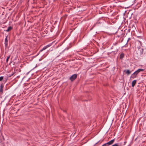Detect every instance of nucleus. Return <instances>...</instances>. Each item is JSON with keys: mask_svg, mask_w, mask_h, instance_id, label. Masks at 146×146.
<instances>
[{"mask_svg": "<svg viewBox=\"0 0 146 146\" xmlns=\"http://www.w3.org/2000/svg\"><path fill=\"white\" fill-rule=\"evenodd\" d=\"M77 77V75L76 74H74L70 78V80L72 81L74 80Z\"/></svg>", "mask_w": 146, "mask_h": 146, "instance_id": "1", "label": "nucleus"}, {"mask_svg": "<svg viewBox=\"0 0 146 146\" xmlns=\"http://www.w3.org/2000/svg\"><path fill=\"white\" fill-rule=\"evenodd\" d=\"M144 71V70L142 69H139L138 70H136V71H135L133 73V75H134V74H135L137 76V74L140 72L141 71Z\"/></svg>", "mask_w": 146, "mask_h": 146, "instance_id": "2", "label": "nucleus"}, {"mask_svg": "<svg viewBox=\"0 0 146 146\" xmlns=\"http://www.w3.org/2000/svg\"><path fill=\"white\" fill-rule=\"evenodd\" d=\"M8 37V36H6V38L5 39V46L6 47H7L8 44V40L7 39V38Z\"/></svg>", "mask_w": 146, "mask_h": 146, "instance_id": "3", "label": "nucleus"}, {"mask_svg": "<svg viewBox=\"0 0 146 146\" xmlns=\"http://www.w3.org/2000/svg\"><path fill=\"white\" fill-rule=\"evenodd\" d=\"M115 141V139H113L108 142L107 143V144H108V145H111Z\"/></svg>", "mask_w": 146, "mask_h": 146, "instance_id": "4", "label": "nucleus"}, {"mask_svg": "<svg viewBox=\"0 0 146 146\" xmlns=\"http://www.w3.org/2000/svg\"><path fill=\"white\" fill-rule=\"evenodd\" d=\"M137 81L136 80H134L132 83V86L133 87L136 83Z\"/></svg>", "mask_w": 146, "mask_h": 146, "instance_id": "5", "label": "nucleus"}, {"mask_svg": "<svg viewBox=\"0 0 146 146\" xmlns=\"http://www.w3.org/2000/svg\"><path fill=\"white\" fill-rule=\"evenodd\" d=\"M3 86L1 84L0 86V92L3 93Z\"/></svg>", "mask_w": 146, "mask_h": 146, "instance_id": "6", "label": "nucleus"}, {"mask_svg": "<svg viewBox=\"0 0 146 146\" xmlns=\"http://www.w3.org/2000/svg\"><path fill=\"white\" fill-rule=\"evenodd\" d=\"M12 29V28L11 27H8L6 31L7 32H9L10 30H11Z\"/></svg>", "mask_w": 146, "mask_h": 146, "instance_id": "7", "label": "nucleus"}, {"mask_svg": "<svg viewBox=\"0 0 146 146\" xmlns=\"http://www.w3.org/2000/svg\"><path fill=\"white\" fill-rule=\"evenodd\" d=\"M131 72L129 70H127L126 71V73L127 74L129 75L130 74Z\"/></svg>", "mask_w": 146, "mask_h": 146, "instance_id": "8", "label": "nucleus"}, {"mask_svg": "<svg viewBox=\"0 0 146 146\" xmlns=\"http://www.w3.org/2000/svg\"><path fill=\"white\" fill-rule=\"evenodd\" d=\"M136 76V75L135 74H134V75H133V74H132L131 76V77L133 78H135Z\"/></svg>", "mask_w": 146, "mask_h": 146, "instance_id": "9", "label": "nucleus"}, {"mask_svg": "<svg viewBox=\"0 0 146 146\" xmlns=\"http://www.w3.org/2000/svg\"><path fill=\"white\" fill-rule=\"evenodd\" d=\"M47 47H46V46H44L40 50V51H42L44 50H45V49H46V48H47Z\"/></svg>", "mask_w": 146, "mask_h": 146, "instance_id": "10", "label": "nucleus"}, {"mask_svg": "<svg viewBox=\"0 0 146 146\" xmlns=\"http://www.w3.org/2000/svg\"><path fill=\"white\" fill-rule=\"evenodd\" d=\"M124 57V54H121L120 55V58H122Z\"/></svg>", "mask_w": 146, "mask_h": 146, "instance_id": "11", "label": "nucleus"}, {"mask_svg": "<svg viewBox=\"0 0 146 146\" xmlns=\"http://www.w3.org/2000/svg\"><path fill=\"white\" fill-rule=\"evenodd\" d=\"M111 146H119L118 145V143H115L113 145H112Z\"/></svg>", "mask_w": 146, "mask_h": 146, "instance_id": "12", "label": "nucleus"}, {"mask_svg": "<svg viewBox=\"0 0 146 146\" xmlns=\"http://www.w3.org/2000/svg\"><path fill=\"white\" fill-rule=\"evenodd\" d=\"M108 146V144H107V143H106L102 145V146Z\"/></svg>", "mask_w": 146, "mask_h": 146, "instance_id": "13", "label": "nucleus"}, {"mask_svg": "<svg viewBox=\"0 0 146 146\" xmlns=\"http://www.w3.org/2000/svg\"><path fill=\"white\" fill-rule=\"evenodd\" d=\"M3 78V76L0 77V81H2Z\"/></svg>", "mask_w": 146, "mask_h": 146, "instance_id": "14", "label": "nucleus"}, {"mask_svg": "<svg viewBox=\"0 0 146 146\" xmlns=\"http://www.w3.org/2000/svg\"><path fill=\"white\" fill-rule=\"evenodd\" d=\"M10 58V56H8V57H7V59H6V62H8V61L9 59V58Z\"/></svg>", "mask_w": 146, "mask_h": 146, "instance_id": "15", "label": "nucleus"}, {"mask_svg": "<svg viewBox=\"0 0 146 146\" xmlns=\"http://www.w3.org/2000/svg\"><path fill=\"white\" fill-rule=\"evenodd\" d=\"M51 46V44H48L46 46V47L47 48Z\"/></svg>", "mask_w": 146, "mask_h": 146, "instance_id": "16", "label": "nucleus"}, {"mask_svg": "<svg viewBox=\"0 0 146 146\" xmlns=\"http://www.w3.org/2000/svg\"><path fill=\"white\" fill-rule=\"evenodd\" d=\"M131 39V38H129L128 39V40H127V43Z\"/></svg>", "mask_w": 146, "mask_h": 146, "instance_id": "17", "label": "nucleus"}, {"mask_svg": "<svg viewBox=\"0 0 146 146\" xmlns=\"http://www.w3.org/2000/svg\"><path fill=\"white\" fill-rule=\"evenodd\" d=\"M139 41V42L141 44V41Z\"/></svg>", "mask_w": 146, "mask_h": 146, "instance_id": "18", "label": "nucleus"}]
</instances>
